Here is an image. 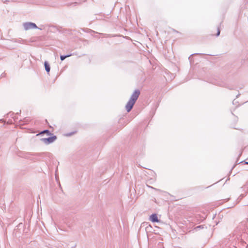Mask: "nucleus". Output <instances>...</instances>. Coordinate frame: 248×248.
Instances as JSON below:
<instances>
[{"instance_id": "9b49d317", "label": "nucleus", "mask_w": 248, "mask_h": 248, "mask_svg": "<svg viewBox=\"0 0 248 248\" xmlns=\"http://www.w3.org/2000/svg\"><path fill=\"white\" fill-rule=\"evenodd\" d=\"M68 135V136H71V135H72V134H71V133L69 134Z\"/></svg>"}, {"instance_id": "1a4fd4ad", "label": "nucleus", "mask_w": 248, "mask_h": 248, "mask_svg": "<svg viewBox=\"0 0 248 248\" xmlns=\"http://www.w3.org/2000/svg\"><path fill=\"white\" fill-rule=\"evenodd\" d=\"M21 41V40L17 39V40H16L15 41V42H20Z\"/></svg>"}, {"instance_id": "f257e3e1", "label": "nucleus", "mask_w": 248, "mask_h": 248, "mask_svg": "<svg viewBox=\"0 0 248 248\" xmlns=\"http://www.w3.org/2000/svg\"><path fill=\"white\" fill-rule=\"evenodd\" d=\"M140 94V91L139 90H136L131 95L130 99L125 105V109L129 112L132 109L135 102L137 100Z\"/></svg>"}, {"instance_id": "4468645a", "label": "nucleus", "mask_w": 248, "mask_h": 248, "mask_svg": "<svg viewBox=\"0 0 248 248\" xmlns=\"http://www.w3.org/2000/svg\"><path fill=\"white\" fill-rule=\"evenodd\" d=\"M246 164H248V162H246Z\"/></svg>"}, {"instance_id": "f03ea898", "label": "nucleus", "mask_w": 248, "mask_h": 248, "mask_svg": "<svg viewBox=\"0 0 248 248\" xmlns=\"http://www.w3.org/2000/svg\"><path fill=\"white\" fill-rule=\"evenodd\" d=\"M23 27L25 30L27 31L32 29L38 28L37 26L35 23L32 22H26L23 23Z\"/></svg>"}, {"instance_id": "39448f33", "label": "nucleus", "mask_w": 248, "mask_h": 248, "mask_svg": "<svg viewBox=\"0 0 248 248\" xmlns=\"http://www.w3.org/2000/svg\"><path fill=\"white\" fill-rule=\"evenodd\" d=\"M44 65H45V69H46V71L47 72V73H48L50 70V67L49 63H48L46 61L44 63Z\"/></svg>"}, {"instance_id": "f8f14e48", "label": "nucleus", "mask_w": 248, "mask_h": 248, "mask_svg": "<svg viewBox=\"0 0 248 248\" xmlns=\"http://www.w3.org/2000/svg\"><path fill=\"white\" fill-rule=\"evenodd\" d=\"M232 103H233V104H234V100H233V101H232Z\"/></svg>"}, {"instance_id": "423d86ee", "label": "nucleus", "mask_w": 248, "mask_h": 248, "mask_svg": "<svg viewBox=\"0 0 248 248\" xmlns=\"http://www.w3.org/2000/svg\"><path fill=\"white\" fill-rule=\"evenodd\" d=\"M45 133H46L47 135H51V133L50 132V131L48 130H45L41 132L40 133V135H42Z\"/></svg>"}, {"instance_id": "9d476101", "label": "nucleus", "mask_w": 248, "mask_h": 248, "mask_svg": "<svg viewBox=\"0 0 248 248\" xmlns=\"http://www.w3.org/2000/svg\"><path fill=\"white\" fill-rule=\"evenodd\" d=\"M78 3L77 2H75L73 3V4H74L75 5H76Z\"/></svg>"}, {"instance_id": "7ed1b4c3", "label": "nucleus", "mask_w": 248, "mask_h": 248, "mask_svg": "<svg viewBox=\"0 0 248 248\" xmlns=\"http://www.w3.org/2000/svg\"><path fill=\"white\" fill-rule=\"evenodd\" d=\"M56 139L57 137L56 136H53L47 138H42L41 139V140L46 144H49L53 142Z\"/></svg>"}, {"instance_id": "20e7f679", "label": "nucleus", "mask_w": 248, "mask_h": 248, "mask_svg": "<svg viewBox=\"0 0 248 248\" xmlns=\"http://www.w3.org/2000/svg\"><path fill=\"white\" fill-rule=\"evenodd\" d=\"M150 219L153 222H158L159 220L158 219L156 214H153L150 217Z\"/></svg>"}, {"instance_id": "2eb2a0df", "label": "nucleus", "mask_w": 248, "mask_h": 248, "mask_svg": "<svg viewBox=\"0 0 248 248\" xmlns=\"http://www.w3.org/2000/svg\"><path fill=\"white\" fill-rule=\"evenodd\" d=\"M6 1H7V0H5V1L4 2H5Z\"/></svg>"}, {"instance_id": "ddd939ff", "label": "nucleus", "mask_w": 248, "mask_h": 248, "mask_svg": "<svg viewBox=\"0 0 248 248\" xmlns=\"http://www.w3.org/2000/svg\"><path fill=\"white\" fill-rule=\"evenodd\" d=\"M197 228H201V226H199Z\"/></svg>"}, {"instance_id": "6e6552de", "label": "nucleus", "mask_w": 248, "mask_h": 248, "mask_svg": "<svg viewBox=\"0 0 248 248\" xmlns=\"http://www.w3.org/2000/svg\"><path fill=\"white\" fill-rule=\"evenodd\" d=\"M219 34H220V30H219V28H218L217 32L216 35L217 36H219Z\"/></svg>"}, {"instance_id": "0eeeda50", "label": "nucleus", "mask_w": 248, "mask_h": 248, "mask_svg": "<svg viewBox=\"0 0 248 248\" xmlns=\"http://www.w3.org/2000/svg\"><path fill=\"white\" fill-rule=\"evenodd\" d=\"M71 56V54H68L67 55H61L60 56V59L61 61H63L65 58L69 57Z\"/></svg>"}]
</instances>
